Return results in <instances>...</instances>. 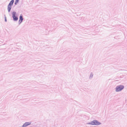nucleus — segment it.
Wrapping results in <instances>:
<instances>
[{
  "label": "nucleus",
  "mask_w": 127,
  "mask_h": 127,
  "mask_svg": "<svg viewBox=\"0 0 127 127\" xmlns=\"http://www.w3.org/2000/svg\"><path fill=\"white\" fill-rule=\"evenodd\" d=\"M11 8V6L10 5H8V10L9 12L10 11Z\"/></svg>",
  "instance_id": "obj_6"
},
{
  "label": "nucleus",
  "mask_w": 127,
  "mask_h": 127,
  "mask_svg": "<svg viewBox=\"0 0 127 127\" xmlns=\"http://www.w3.org/2000/svg\"><path fill=\"white\" fill-rule=\"evenodd\" d=\"M89 124L93 125H100L101 123L97 120H94L91 122L90 123H89Z\"/></svg>",
  "instance_id": "obj_1"
},
{
  "label": "nucleus",
  "mask_w": 127,
  "mask_h": 127,
  "mask_svg": "<svg viewBox=\"0 0 127 127\" xmlns=\"http://www.w3.org/2000/svg\"><path fill=\"white\" fill-rule=\"evenodd\" d=\"M5 21L6 22V18H5Z\"/></svg>",
  "instance_id": "obj_9"
},
{
  "label": "nucleus",
  "mask_w": 127,
  "mask_h": 127,
  "mask_svg": "<svg viewBox=\"0 0 127 127\" xmlns=\"http://www.w3.org/2000/svg\"><path fill=\"white\" fill-rule=\"evenodd\" d=\"M18 0H16L15 2V4H16V3L18 2Z\"/></svg>",
  "instance_id": "obj_8"
},
{
  "label": "nucleus",
  "mask_w": 127,
  "mask_h": 127,
  "mask_svg": "<svg viewBox=\"0 0 127 127\" xmlns=\"http://www.w3.org/2000/svg\"><path fill=\"white\" fill-rule=\"evenodd\" d=\"M14 2V0H11L9 3V5H10L11 6L12 5Z\"/></svg>",
  "instance_id": "obj_7"
},
{
  "label": "nucleus",
  "mask_w": 127,
  "mask_h": 127,
  "mask_svg": "<svg viewBox=\"0 0 127 127\" xmlns=\"http://www.w3.org/2000/svg\"><path fill=\"white\" fill-rule=\"evenodd\" d=\"M31 124V122H26L23 125V127H25L26 126L29 125Z\"/></svg>",
  "instance_id": "obj_4"
},
{
  "label": "nucleus",
  "mask_w": 127,
  "mask_h": 127,
  "mask_svg": "<svg viewBox=\"0 0 127 127\" xmlns=\"http://www.w3.org/2000/svg\"><path fill=\"white\" fill-rule=\"evenodd\" d=\"M23 20L22 16L21 15L20 17V19L19 21V22L20 23H21L22 21Z\"/></svg>",
  "instance_id": "obj_5"
},
{
  "label": "nucleus",
  "mask_w": 127,
  "mask_h": 127,
  "mask_svg": "<svg viewBox=\"0 0 127 127\" xmlns=\"http://www.w3.org/2000/svg\"><path fill=\"white\" fill-rule=\"evenodd\" d=\"M12 17L14 20L17 21L18 20V18L16 16L15 12H13L12 13Z\"/></svg>",
  "instance_id": "obj_3"
},
{
  "label": "nucleus",
  "mask_w": 127,
  "mask_h": 127,
  "mask_svg": "<svg viewBox=\"0 0 127 127\" xmlns=\"http://www.w3.org/2000/svg\"><path fill=\"white\" fill-rule=\"evenodd\" d=\"M124 88V87L122 85H120L117 86L116 88V91L119 92L122 90Z\"/></svg>",
  "instance_id": "obj_2"
}]
</instances>
